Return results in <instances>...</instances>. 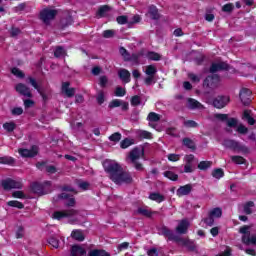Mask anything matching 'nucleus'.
<instances>
[{
    "label": "nucleus",
    "instance_id": "obj_1",
    "mask_svg": "<svg viewBox=\"0 0 256 256\" xmlns=\"http://www.w3.org/2000/svg\"><path fill=\"white\" fill-rule=\"evenodd\" d=\"M104 171L108 173L109 179L116 185H129L133 183V176L128 171L123 170L119 163L107 160L103 163Z\"/></svg>",
    "mask_w": 256,
    "mask_h": 256
},
{
    "label": "nucleus",
    "instance_id": "obj_2",
    "mask_svg": "<svg viewBox=\"0 0 256 256\" xmlns=\"http://www.w3.org/2000/svg\"><path fill=\"white\" fill-rule=\"evenodd\" d=\"M161 233L162 235H164V237H168V241H175V243H179L180 245L187 247L189 251H195V249H197L195 241L190 240L189 238L180 237L179 235H176L172 230L165 226L162 227Z\"/></svg>",
    "mask_w": 256,
    "mask_h": 256
},
{
    "label": "nucleus",
    "instance_id": "obj_3",
    "mask_svg": "<svg viewBox=\"0 0 256 256\" xmlns=\"http://www.w3.org/2000/svg\"><path fill=\"white\" fill-rule=\"evenodd\" d=\"M145 157V149L141 147H135L128 154V163H131L135 167L136 171H143V164L139 163V159Z\"/></svg>",
    "mask_w": 256,
    "mask_h": 256
},
{
    "label": "nucleus",
    "instance_id": "obj_4",
    "mask_svg": "<svg viewBox=\"0 0 256 256\" xmlns=\"http://www.w3.org/2000/svg\"><path fill=\"white\" fill-rule=\"evenodd\" d=\"M222 145L226 149H232V151H237L238 153H249V147L235 140L226 139L223 141Z\"/></svg>",
    "mask_w": 256,
    "mask_h": 256
},
{
    "label": "nucleus",
    "instance_id": "obj_5",
    "mask_svg": "<svg viewBox=\"0 0 256 256\" xmlns=\"http://www.w3.org/2000/svg\"><path fill=\"white\" fill-rule=\"evenodd\" d=\"M57 16V10L51 8H45L40 11V19L45 25H49L53 19Z\"/></svg>",
    "mask_w": 256,
    "mask_h": 256
},
{
    "label": "nucleus",
    "instance_id": "obj_6",
    "mask_svg": "<svg viewBox=\"0 0 256 256\" xmlns=\"http://www.w3.org/2000/svg\"><path fill=\"white\" fill-rule=\"evenodd\" d=\"M1 186L5 191H11V189H23V183L16 181L11 178L1 181Z\"/></svg>",
    "mask_w": 256,
    "mask_h": 256
},
{
    "label": "nucleus",
    "instance_id": "obj_7",
    "mask_svg": "<svg viewBox=\"0 0 256 256\" xmlns=\"http://www.w3.org/2000/svg\"><path fill=\"white\" fill-rule=\"evenodd\" d=\"M78 214H79V211L75 209L56 211L53 213V219H57L58 221H61V219H65L67 217H75V215H78Z\"/></svg>",
    "mask_w": 256,
    "mask_h": 256
},
{
    "label": "nucleus",
    "instance_id": "obj_8",
    "mask_svg": "<svg viewBox=\"0 0 256 256\" xmlns=\"http://www.w3.org/2000/svg\"><path fill=\"white\" fill-rule=\"evenodd\" d=\"M219 81V75L213 74L205 78L203 85L209 89H217L219 87Z\"/></svg>",
    "mask_w": 256,
    "mask_h": 256
},
{
    "label": "nucleus",
    "instance_id": "obj_9",
    "mask_svg": "<svg viewBox=\"0 0 256 256\" xmlns=\"http://www.w3.org/2000/svg\"><path fill=\"white\" fill-rule=\"evenodd\" d=\"M45 187H51V181H46L43 184L35 182L31 185L33 193L37 195H45Z\"/></svg>",
    "mask_w": 256,
    "mask_h": 256
},
{
    "label": "nucleus",
    "instance_id": "obj_10",
    "mask_svg": "<svg viewBox=\"0 0 256 256\" xmlns=\"http://www.w3.org/2000/svg\"><path fill=\"white\" fill-rule=\"evenodd\" d=\"M19 155H21L22 157H26V158H31V157H35L37 155V153H39V147L37 146H32L31 149H23L20 148L18 150Z\"/></svg>",
    "mask_w": 256,
    "mask_h": 256
},
{
    "label": "nucleus",
    "instance_id": "obj_11",
    "mask_svg": "<svg viewBox=\"0 0 256 256\" xmlns=\"http://www.w3.org/2000/svg\"><path fill=\"white\" fill-rule=\"evenodd\" d=\"M15 89L17 93H19L20 95H23V97H27L28 99H31V97H33V93H31V89L23 83L17 84Z\"/></svg>",
    "mask_w": 256,
    "mask_h": 256
},
{
    "label": "nucleus",
    "instance_id": "obj_12",
    "mask_svg": "<svg viewBox=\"0 0 256 256\" xmlns=\"http://www.w3.org/2000/svg\"><path fill=\"white\" fill-rule=\"evenodd\" d=\"M251 90L247 88H242L239 94L240 100L242 101L243 105H250L251 104Z\"/></svg>",
    "mask_w": 256,
    "mask_h": 256
},
{
    "label": "nucleus",
    "instance_id": "obj_13",
    "mask_svg": "<svg viewBox=\"0 0 256 256\" xmlns=\"http://www.w3.org/2000/svg\"><path fill=\"white\" fill-rule=\"evenodd\" d=\"M227 103H229V97L227 96H218L213 101V105L216 109H223Z\"/></svg>",
    "mask_w": 256,
    "mask_h": 256
},
{
    "label": "nucleus",
    "instance_id": "obj_14",
    "mask_svg": "<svg viewBox=\"0 0 256 256\" xmlns=\"http://www.w3.org/2000/svg\"><path fill=\"white\" fill-rule=\"evenodd\" d=\"M147 121H149V127H152V129H155L157 127V122L161 121V115L150 112L147 116Z\"/></svg>",
    "mask_w": 256,
    "mask_h": 256
},
{
    "label": "nucleus",
    "instance_id": "obj_15",
    "mask_svg": "<svg viewBox=\"0 0 256 256\" xmlns=\"http://www.w3.org/2000/svg\"><path fill=\"white\" fill-rule=\"evenodd\" d=\"M229 64L225 62L213 63L210 67V73H217V71H227Z\"/></svg>",
    "mask_w": 256,
    "mask_h": 256
},
{
    "label": "nucleus",
    "instance_id": "obj_16",
    "mask_svg": "<svg viewBox=\"0 0 256 256\" xmlns=\"http://www.w3.org/2000/svg\"><path fill=\"white\" fill-rule=\"evenodd\" d=\"M191 191H193V185L191 184H186L184 186H180L177 191H176V195L178 197H183L185 195H189V193H191Z\"/></svg>",
    "mask_w": 256,
    "mask_h": 256
},
{
    "label": "nucleus",
    "instance_id": "obj_17",
    "mask_svg": "<svg viewBox=\"0 0 256 256\" xmlns=\"http://www.w3.org/2000/svg\"><path fill=\"white\" fill-rule=\"evenodd\" d=\"M187 231H189V221L182 220L176 227V233L179 235H186Z\"/></svg>",
    "mask_w": 256,
    "mask_h": 256
},
{
    "label": "nucleus",
    "instance_id": "obj_18",
    "mask_svg": "<svg viewBox=\"0 0 256 256\" xmlns=\"http://www.w3.org/2000/svg\"><path fill=\"white\" fill-rule=\"evenodd\" d=\"M36 167L40 169V171H43V167H45V170L50 174L53 175L57 173V167L54 165H46L45 162H38L36 164Z\"/></svg>",
    "mask_w": 256,
    "mask_h": 256
},
{
    "label": "nucleus",
    "instance_id": "obj_19",
    "mask_svg": "<svg viewBox=\"0 0 256 256\" xmlns=\"http://www.w3.org/2000/svg\"><path fill=\"white\" fill-rule=\"evenodd\" d=\"M70 85L69 82L62 83V93H65L68 98L75 97V88H70Z\"/></svg>",
    "mask_w": 256,
    "mask_h": 256
},
{
    "label": "nucleus",
    "instance_id": "obj_20",
    "mask_svg": "<svg viewBox=\"0 0 256 256\" xmlns=\"http://www.w3.org/2000/svg\"><path fill=\"white\" fill-rule=\"evenodd\" d=\"M28 81L30 83V85H32V87H34V89H36L38 91V93H40L43 101H47V96L45 94V92H43V89H41V87H39V84H37V80H35V78L30 77L28 78Z\"/></svg>",
    "mask_w": 256,
    "mask_h": 256
},
{
    "label": "nucleus",
    "instance_id": "obj_21",
    "mask_svg": "<svg viewBox=\"0 0 256 256\" xmlns=\"http://www.w3.org/2000/svg\"><path fill=\"white\" fill-rule=\"evenodd\" d=\"M118 76L123 81V83H130L131 82V72L127 69H120L118 71Z\"/></svg>",
    "mask_w": 256,
    "mask_h": 256
},
{
    "label": "nucleus",
    "instance_id": "obj_22",
    "mask_svg": "<svg viewBox=\"0 0 256 256\" xmlns=\"http://www.w3.org/2000/svg\"><path fill=\"white\" fill-rule=\"evenodd\" d=\"M71 255L74 256H85L87 255V251L85 250V248L79 246V245H74L71 248Z\"/></svg>",
    "mask_w": 256,
    "mask_h": 256
},
{
    "label": "nucleus",
    "instance_id": "obj_23",
    "mask_svg": "<svg viewBox=\"0 0 256 256\" xmlns=\"http://www.w3.org/2000/svg\"><path fill=\"white\" fill-rule=\"evenodd\" d=\"M242 243H244V245H256V234L243 235Z\"/></svg>",
    "mask_w": 256,
    "mask_h": 256
},
{
    "label": "nucleus",
    "instance_id": "obj_24",
    "mask_svg": "<svg viewBox=\"0 0 256 256\" xmlns=\"http://www.w3.org/2000/svg\"><path fill=\"white\" fill-rule=\"evenodd\" d=\"M72 239H75V241H85V235L83 234V231L81 230H74L71 233Z\"/></svg>",
    "mask_w": 256,
    "mask_h": 256
},
{
    "label": "nucleus",
    "instance_id": "obj_25",
    "mask_svg": "<svg viewBox=\"0 0 256 256\" xmlns=\"http://www.w3.org/2000/svg\"><path fill=\"white\" fill-rule=\"evenodd\" d=\"M182 144L184 147H187V149H191L192 151H195L196 149L195 141H193L191 138H183Z\"/></svg>",
    "mask_w": 256,
    "mask_h": 256
},
{
    "label": "nucleus",
    "instance_id": "obj_26",
    "mask_svg": "<svg viewBox=\"0 0 256 256\" xmlns=\"http://www.w3.org/2000/svg\"><path fill=\"white\" fill-rule=\"evenodd\" d=\"M148 13L150 15V18L153 19L154 21H157L159 19V10L155 6H150Z\"/></svg>",
    "mask_w": 256,
    "mask_h": 256
},
{
    "label": "nucleus",
    "instance_id": "obj_27",
    "mask_svg": "<svg viewBox=\"0 0 256 256\" xmlns=\"http://www.w3.org/2000/svg\"><path fill=\"white\" fill-rule=\"evenodd\" d=\"M69 25H73V17L67 16L66 18H62L60 21L61 29H66Z\"/></svg>",
    "mask_w": 256,
    "mask_h": 256
},
{
    "label": "nucleus",
    "instance_id": "obj_28",
    "mask_svg": "<svg viewBox=\"0 0 256 256\" xmlns=\"http://www.w3.org/2000/svg\"><path fill=\"white\" fill-rule=\"evenodd\" d=\"M188 106L190 109H203V105L193 98L188 99Z\"/></svg>",
    "mask_w": 256,
    "mask_h": 256
},
{
    "label": "nucleus",
    "instance_id": "obj_29",
    "mask_svg": "<svg viewBox=\"0 0 256 256\" xmlns=\"http://www.w3.org/2000/svg\"><path fill=\"white\" fill-rule=\"evenodd\" d=\"M109 11H110L109 6L104 5V6H101V7L98 9L96 15H97V17H99V18L107 17V13H109Z\"/></svg>",
    "mask_w": 256,
    "mask_h": 256
},
{
    "label": "nucleus",
    "instance_id": "obj_30",
    "mask_svg": "<svg viewBox=\"0 0 256 256\" xmlns=\"http://www.w3.org/2000/svg\"><path fill=\"white\" fill-rule=\"evenodd\" d=\"M149 199L156 201V203H163V201H165V197L160 193H151Z\"/></svg>",
    "mask_w": 256,
    "mask_h": 256
},
{
    "label": "nucleus",
    "instance_id": "obj_31",
    "mask_svg": "<svg viewBox=\"0 0 256 256\" xmlns=\"http://www.w3.org/2000/svg\"><path fill=\"white\" fill-rule=\"evenodd\" d=\"M208 215L213 219H219L223 215V210H221V208H214L208 213Z\"/></svg>",
    "mask_w": 256,
    "mask_h": 256
},
{
    "label": "nucleus",
    "instance_id": "obj_32",
    "mask_svg": "<svg viewBox=\"0 0 256 256\" xmlns=\"http://www.w3.org/2000/svg\"><path fill=\"white\" fill-rule=\"evenodd\" d=\"M146 57L150 61H161V56L157 52L150 51L146 54Z\"/></svg>",
    "mask_w": 256,
    "mask_h": 256
},
{
    "label": "nucleus",
    "instance_id": "obj_33",
    "mask_svg": "<svg viewBox=\"0 0 256 256\" xmlns=\"http://www.w3.org/2000/svg\"><path fill=\"white\" fill-rule=\"evenodd\" d=\"M138 215H143V217H152L153 212L147 208L140 207L137 210Z\"/></svg>",
    "mask_w": 256,
    "mask_h": 256
},
{
    "label": "nucleus",
    "instance_id": "obj_34",
    "mask_svg": "<svg viewBox=\"0 0 256 256\" xmlns=\"http://www.w3.org/2000/svg\"><path fill=\"white\" fill-rule=\"evenodd\" d=\"M0 163L2 165H13V163H15V159L11 156L0 157Z\"/></svg>",
    "mask_w": 256,
    "mask_h": 256
},
{
    "label": "nucleus",
    "instance_id": "obj_35",
    "mask_svg": "<svg viewBox=\"0 0 256 256\" xmlns=\"http://www.w3.org/2000/svg\"><path fill=\"white\" fill-rule=\"evenodd\" d=\"M145 73L148 76L155 77V75L157 74V68L153 65H148V66H146Z\"/></svg>",
    "mask_w": 256,
    "mask_h": 256
},
{
    "label": "nucleus",
    "instance_id": "obj_36",
    "mask_svg": "<svg viewBox=\"0 0 256 256\" xmlns=\"http://www.w3.org/2000/svg\"><path fill=\"white\" fill-rule=\"evenodd\" d=\"M163 175L167 177V179H170V181H177V179H179V175L175 174L173 171H165Z\"/></svg>",
    "mask_w": 256,
    "mask_h": 256
},
{
    "label": "nucleus",
    "instance_id": "obj_37",
    "mask_svg": "<svg viewBox=\"0 0 256 256\" xmlns=\"http://www.w3.org/2000/svg\"><path fill=\"white\" fill-rule=\"evenodd\" d=\"M138 136L140 137V139H153V134L146 130L138 131Z\"/></svg>",
    "mask_w": 256,
    "mask_h": 256
},
{
    "label": "nucleus",
    "instance_id": "obj_38",
    "mask_svg": "<svg viewBox=\"0 0 256 256\" xmlns=\"http://www.w3.org/2000/svg\"><path fill=\"white\" fill-rule=\"evenodd\" d=\"M252 207H255V203L253 201H249L244 205V213L246 215H251L253 213Z\"/></svg>",
    "mask_w": 256,
    "mask_h": 256
},
{
    "label": "nucleus",
    "instance_id": "obj_39",
    "mask_svg": "<svg viewBox=\"0 0 256 256\" xmlns=\"http://www.w3.org/2000/svg\"><path fill=\"white\" fill-rule=\"evenodd\" d=\"M211 165H213V162H211V161H201L198 164V169H200L201 171H205V170L209 169V167H211Z\"/></svg>",
    "mask_w": 256,
    "mask_h": 256
},
{
    "label": "nucleus",
    "instance_id": "obj_40",
    "mask_svg": "<svg viewBox=\"0 0 256 256\" xmlns=\"http://www.w3.org/2000/svg\"><path fill=\"white\" fill-rule=\"evenodd\" d=\"M96 101L98 105H103V103H105V92H103V90L98 91Z\"/></svg>",
    "mask_w": 256,
    "mask_h": 256
},
{
    "label": "nucleus",
    "instance_id": "obj_41",
    "mask_svg": "<svg viewBox=\"0 0 256 256\" xmlns=\"http://www.w3.org/2000/svg\"><path fill=\"white\" fill-rule=\"evenodd\" d=\"M9 207H16V209H23L25 205L17 200H11L7 203Z\"/></svg>",
    "mask_w": 256,
    "mask_h": 256
},
{
    "label": "nucleus",
    "instance_id": "obj_42",
    "mask_svg": "<svg viewBox=\"0 0 256 256\" xmlns=\"http://www.w3.org/2000/svg\"><path fill=\"white\" fill-rule=\"evenodd\" d=\"M224 175L225 173L221 168H217L212 171V177H214L215 179H221V177H223Z\"/></svg>",
    "mask_w": 256,
    "mask_h": 256
},
{
    "label": "nucleus",
    "instance_id": "obj_43",
    "mask_svg": "<svg viewBox=\"0 0 256 256\" xmlns=\"http://www.w3.org/2000/svg\"><path fill=\"white\" fill-rule=\"evenodd\" d=\"M49 245L54 247V249H59V239L55 236H52L48 239Z\"/></svg>",
    "mask_w": 256,
    "mask_h": 256
},
{
    "label": "nucleus",
    "instance_id": "obj_44",
    "mask_svg": "<svg viewBox=\"0 0 256 256\" xmlns=\"http://www.w3.org/2000/svg\"><path fill=\"white\" fill-rule=\"evenodd\" d=\"M114 93L116 97H125V95L127 94V91L125 90V88L118 86L116 87Z\"/></svg>",
    "mask_w": 256,
    "mask_h": 256
},
{
    "label": "nucleus",
    "instance_id": "obj_45",
    "mask_svg": "<svg viewBox=\"0 0 256 256\" xmlns=\"http://www.w3.org/2000/svg\"><path fill=\"white\" fill-rule=\"evenodd\" d=\"M120 55L124 58V61H131V54L127 51V49L121 47L120 48Z\"/></svg>",
    "mask_w": 256,
    "mask_h": 256
},
{
    "label": "nucleus",
    "instance_id": "obj_46",
    "mask_svg": "<svg viewBox=\"0 0 256 256\" xmlns=\"http://www.w3.org/2000/svg\"><path fill=\"white\" fill-rule=\"evenodd\" d=\"M231 161L236 163V165H243L245 163V158H243V156H231Z\"/></svg>",
    "mask_w": 256,
    "mask_h": 256
},
{
    "label": "nucleus",
    "instance_id": "obj_47",
    "mask_svg": "<svg viewBox=\"0 0 256 256\" xmlns=\"http://www.w3.org/2000/svg\"><path fill=\"white\" fill-rule=\"evenodd\" d=\"M3 127L6 131H8V133H12V131H15V127H17V125L14 122H9L3 124Z\"/></svg>",
    "mask_w": 256,
    "mask_h": 256
},
{
    "label": "nucleus",
    "instance_id": "obj_48",
    "mask_svg": "<svg viewBox=\"0 0 256 256\" xmlns=\"http://www.w3.org/2000/svg\"><path fill=\"white\" fill-rule=\"evenodd\" d=\"M202 221L205 223V225H207L208 227H213V225H215V218H213L212 216H210L208 214V217L202 219Z\"/></svg>",
    "mask_w": 256,
    "mask_h": 256
},
{
    "label": "nucleus",
    "instance_id": "obj_49",
    "mask_svg": "<svg viewBox=\"0 0 256 256\" xmlns=\"http://www.w3.org/2000/svg\"><path fill=\"white\" fill-rule=\"evenodd\" d=\"M130 103L132 107L139 106L141 104V96H138V95L132 96Z\"/></svg>",
    "mask_w": 256,
    "mask_h": 256
},
{
    "label": "nucleus",
    "instance_id": "obj_50",
    "mask_svg": "<svg viewBox=\"0 0 256 256\" xmlns=\"http://www.w3.org/2000/svg\"><path fill=\"white\" fill-rule=\"evenodd\" d=\"M131 145H133V140H130L129 138L122 140L120 143L121 149H127V147H131Z\"/></svg>",
    "mask_w": 256,
    "mask_h": 256
},
{
    "label": "nucleus",
    "instance_id": "obj_51",
    "mask_svg": "<svg viewBox=\"0 0 256 256\" xmlns=\"http://www.w3.org/2000/svg\"><path fill=\"white\" fill-rule=\"evenodd\" d=\"M184 126H186L187 128L191 129H195L197 127H199V124L197 122H195L194 120H186L184 121Z\"/></svg>",
    "mask_w": 256,
    "mask_h": 256
},
{
    "label": "nucleus",
    "instance_id": "obj_52",
    "mask_svg": "<svg viewBox=\"0 0 256 256\" xmlns=\"http://www.w3.org/2000/svg\"><path fill=\"white\" fill-rule=\"evenodd\" d=\"M236 131L240 133V135H247V133H249V129L243 124H239Z\"/></svg>",
    "mask_w": 256,
    "mask_h": 256
},
{
    "label": "nucleus",
    "instance_id": "obj_53",
    "mask_svg": "<svg viewBox=\"0 0 256 256\" xmlns=\"http://www.w3.org/2000/svg\"><path fill=\"white\" fill-rule=\"evenodd\" d=\"M11 73L16 77H19V79H23V77H25V74L19 68H12Z\"/></svg>",
    "mask_w": 256,
    "mask_h": 256
},
{
    "label": "nucleus",
    "instance_id": "obj_54",
    "mask_svg": "<svg viewBox=\"0 0 256 256\" xmlns=\"http://www.w3.org/2000/svg\"><path fill=\"white\" fill-rule=\"evenodd\" d=\"M109 140L113 141L114 143H119L121 141V133L115 132L111 136H109Z\"/></svg>",
    "mask_w": 256,
    "mask_h": 256
},
{
    "label": "nucleus",
    "instance_id": "obj_55",
    "mask_svg": "<svg viewBox=\"0 0 256 256\" xmlns=\"http://www.w3.org/2000/svg\"><path fill=\"white\" fill-rule=\"evenodd\" d=\"M63 55H65V49H63V47L61 46L56 47L54 51V56L59 58V57H63Z\"/></svg>",
    "mask_w": 256,
    "mask_h": 256
},
{
    "label": "nucleus",
    "instance_id": "obj_56",
    "mask_svg": "<svg viewBox=\"0 0 256 256\" xmlns=\"http://www.w3.org/2000/svg\"><path fill=\"white\" fill-rule=\"evenodd\" d=\"M123 100L114 99L109 103V109H115V107H121Z\"/></svg>",
    "mask_w": 256,
    "mask_h": 256
},
{
    "label": "nucleus",
    "instance_id": "obj_57",
    "mask_svg": "<svg viewBox=\"0 0 256 256\" xmlns=\"http://www.w3.org/2000/svg\"><path fill=\"white\" fill-rule=\"evenodd\" d=\"M116 21L119 25H126V23L129 21V18L125 15L118 16L116 18Z\"/></svg>",
    "mask_w": 256,
    "mask_h": 256
},
{
    "label": "nucleus",
    "instance_id": "obj_58",
    "mask_svg": "<svg viewBox=\"0 0 256 256\" xmlns=\"http://www.w3.org/2000/svg\"><path fill=\"white\" fill-rule=\"evenodd\" d=\"M188 79H190L192 83H199L201 81V77L194 73H188Z\"/></svg>",
    "mask_w": 256,
    "mask_h": 256
},
{
    "label": "nucleus",
    "instance_id": "obj_59",
    "mask_svg": "<svg viewBox=\"0 0 256 256\" xmlns=\"http://www.w3.org/2000/svg\"><path fill=\"white\" fill-rule=\"evenodd\" d=\"M251 229V226L244 225L239 229V233L242 235H251V232L249 230Z\"/></svg>",
    "mask_w": 256,
    "mask_h": 256
},
{
    "label": "nucleus",
    "instance_id": "obj_60",
    "mask_svg": "<svg viewBox=\"0 0 256 256\" xmlns=\"http://www.w3.org/2000/svg\"><path fill=\"white\" fill-rule=\"evenodd\" d=\"M102 35L105 39H111L115 37V30H105Z\"/></svg>",
    "mask_w": 256,
    "mask_h": 256
},
{
    "label": "nucleus",
    "instance_id": "obj_61",
    "mask_svg": "<svg viewBox=\"0 0 256 256\" xmlns=\"http://www.w3.org/2000/svg\"><path fill=\"white\" fill-rule=\"evenodd\" d=\"M233 9H235V6H233L232 3L225 4V5L222 7V11H223L224 13H231V11H233Z\"/></svg>",
    "mask_w": 256,
    "mask_h": 256
},
{
    "label": "nucleus",
    "instance_id": "obj_62",
    "mask_svg": "<svg viewBox=\"0 0 256 256\" xmlns=\"http://www.w3.org/2000/svg\"><path fill=\"white\" fill-rule=\"evenodd\" d=\"M238 123H239V120H237V118H229L227 120L228 127H237Z\"/></svg>",
    "mask_w": 256,
    "mask_h": 256
},
{
    "label": "nucleus",
    "instance_id": "obj_63",
    "mask_svg": "<svg viewBox=\"0 0 256 256\" xmlns=\"http://www.w3.org/2000/svg\"><path fill=\"white\" fill-rule=\"evenodd\" d=\"M11 37H18V35H21V29L17 27H12L10 30Z\"/></svg>",
    "mask_w": 256,
    "mask_h": 256
},
{
    "label": "nucleus",
    "instance_id": "obj_64",
    "mask_svg": "<svg viewBox=\"0 0 256 256\" xmlns=\"http://www.w3.org/2000/svg\"><path fill=\"white\" fill-rule=\"evenodd\" d=\"M103 250L94 249L88 253V256H100Z\"/></svg>",
    "mask_w": 256,
    "mask_h": 256
}]
</instances>
